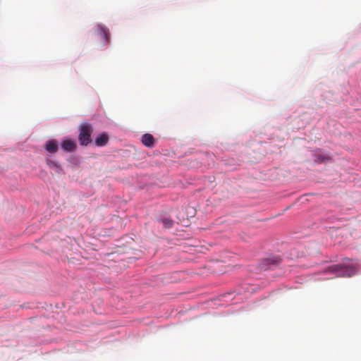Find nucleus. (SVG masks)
Returning <instances> with one entry per match:
<instances>
[{
	"instance_id": "10",
	"label": "nucleus",
	"mask_w": 361,
	"mask_h": 361,
	"mask_svg": "<svg viewBox=\"0 0 361 361\" xmlns=\"http://www.w3.org/2000/svg\"><path fill=\"white\" fill-rule=\"evenodd\" d=\"M267 261L269 262V264H278L281 261V259L276 257L275 259H267Z\"/></svg>"
},
{
	"instance_id": "6",
	"label": "nucleus",
	"mask_w": 361,
	"mask_h": 361,
	"mask_svg": "<svg viewBox=\"0 0 361 361\" xmlns=\"http://www.w3.org/2000/svg\"><path fill=\"white\" fill-rule=\"evenodd\" d=\"M108 140H109L108 136L106 134L103 133V134L99 135L97 137V139L95 140V143L97 146H104L107 144Z\"/></svg>"
},
{
	"instance_id": "1",
	"label": "nucleus",
	"mask_w": 361,
	"mask_h": 361,
	"mask_svg": "<svg viewBox=\"0 0 361 361\" xmlns=\"http://www.w3.org/2000/svg\"><path fill=\"white\" fill-rule=\"evenodd\" d=\"M78 140L82 146H87L92 142L91 135L93 132L92 126L87 123H83L80 126Z\"/></svg>"
},
{
	"instance_id": "2",
	"label": "nucleus",
	"mask_w": 361,
	"mask_h": 361,
	"mask_svg": "<svg viewBox=\"0 0 361 361\" xmlns=\"http://www.w3.org/2000/svg\"><path fill=\"white\" fill-rule=\"evenodd\" d=\"M331 271L337 274V276L350 277L355 274L356 269L354 267H343L340 264L333 265L330 267Z\"/></svg>"
},
{
	"instance_id": "3",
	"label": "nucleus",
	"mask_w": 361,
	"mask_h": 361,
	"mask_svg": "<svg viewBox=\"0 0 361 361\" xmlns=\"http://www.w3.org/2000/svg\"><path fill=\"white\" fill-rule=\"evenodd\" d=\"M77 147L76 142L71 139H65L61 142V148L68 152H72L75 150Z\"/></svg>"
},
{
	"instance_id": "9",
	"label": "nucleus",
	"mask_w": 361,
	"mask_h": 361,
	"mask_svg": "<svg viewBox=\"0 0 361 361\" xmlns=\"http://www.w3.org/2000/svg\"><path fill=\"white\" fill-rule=\"evenodd\" d=\"M162 222L165 226V228H171L173 225V221L169 219H164L162 220Z\"/></svg>"
},
{
	"instance_id": "7",
	"label": "nucleus",
	"mask_w": 361,
	"mask_h": 361,
	"mask_svg": "<svg viewBox=\"0 0 361 361\" xmlns=\"http://www.w3.org/2000/svg\"><path fill=\"white\" fill-rule=\"evenodd\" d=\"M99 27V30L100 31V34L102 35L103 38L106 41L108 42L109 40V30L102 26V25H99L98 26Z\"/></svg>"
},
{
	"instance_id": "11",
	"label": "nucleus",
	"mask_w": 361,
	"mask_h": 361,
	"mask_svg": "<svg viewBox=\"0 0 361 361\" xmlns=\"http://www.w3.org/2000/svg\"><path fill=\"white\" fill-rule=\"evenodd\" d=\"M47 164L50 167H58L57 164L50 159L47 160Z\"/></svg>"
},
{
	"instance_id": "4",
	"label": "nucleus",
	"mask_w": 361,
	"mask_h": 361,
	"mask_svg": "<svg viewBox=\"0 0 361 361\" xmlns=\"http://www.w3.org/2000/svg\"><path fill=\"white\" fill-rule=\"evenodd\" d=\"M154 137L149 133H145L141 137V142L147 147H152L154 145Z\"/></svg>"
},
{
	"instance_id": "8",
	"label": "nucleus",
	"mask_w": 361,
	"mask_h": 361,
	"mask_svg": "<svg viewBox=\"0 0 361 361\" xmlns=\"http://www.w3.org/2000/svg\"><path fill=\"white\" fill-rule=\"evenodd\" d=\"M317 161L319 162H326L331 160V157L328 154L326 155H322L318 154L317 155Z\"/></svg>"
},
{
	"instance_id": "5",
	"label": "nucleus",
	"mask_w": 361,
	"mask_h": 361,
	"mask_svg": "<svg viewBox=\"0 0 361 361\" xmlns=\"http://www.w3.org/2000/svg\"><path fill=\"white\" fill-rule=\"evenodd\" d=\"M59 149V143L56 140H49L45 145V149L49 153H56Z\"/></svg>"
}]
</instances>
